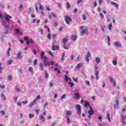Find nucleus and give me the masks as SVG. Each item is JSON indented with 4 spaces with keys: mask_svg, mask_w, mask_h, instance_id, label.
<instances>
[{
    "mask_svg": "<svg viewBox=\"0 0 126 126\" xmlns=\"http://www.w3.org/2000/svg\"><path fill=\"white\" fill-rule=\"evenodd\" d=\"M1 23L2 26L5 28V30L4 31V34H8V28H9V25L6 23L5 21L2 20L1 21Z\"/></svg>",
    "mask_w": 126,
    "mask_h": 126,
    "instance_id": "obj_1",
    "label": "nucleus"
},
{
    "mask_svg": "<svg viewBox=\"0 0 126 126\" xmlns=\"http://www.w3.org/2000/svg\"><path fill=\"white\" fill-rule=\"evenodd\" d=\"M45 55V52H42L40 54V58L41 60H43V64L44 66H47V62L49 61V60L47 59V57L44 56Z\"/></svg>",
    "mask_w": 126,
    "mask_h": 126,
    "instance_id": "obj_2",
    "label": "nucleus"
},
{
    "mask_svg": "<svg viewBox=\"0 0 126 126\" xmlns=\"http://www.w3.org/2000/svg\"><path fill=\"white\" fill-rule=\"evenodd\" d=\"M24 40L26 41V44L28 46H29V45H30V43L34 44V40H33L32 38H29V37L27 36H25L24 38Z\"/></svg>",
    "mask_w": 126,
    "mask_h": 126,
    "instance_id": "obj_3",
    "label": "nucleus"
},
{
    "mask_svg": "<svg viewBox=\"0 0 126 126\" xmlns=\"http://www.w3.org/2000/svg\"><path fill=\"white\" fill-rule=\"evenodd\" d=\"M10 18H12V17L9 16V15H5L4 16L5 21L4 20V21H5L7 24H9Z\"/></svg>",
    "mask_w": 126,
    "mask_h": 126,
    "instance_id": "obj_4",
    "label": "nucleus"
},
{
    "mask_svg": "<svg viewBox=\"0 0 126 126\" xmlns=\"http://www.w3.org/2000/svg\"><path fill=\"white\" fill-rule=\"evenodd\" d=\"M46 112H43V114H40L39 117V119L40 121H42L43 123H45L46 119H45V117L44 116H46Z\"/></svg>",
    "mask_w": 126,
    "mask_h": 126,
    "instance_id": "obj_5",
    "label": "nucleus"
},
{
    "mask_svg": "<svg viewBox=\"0 0 126 126\" xmlns=\"http://www.w3.org/2000/svg\"><path fill=\"white\" fill-rule=\"evenodd\" d=\"M76 110L79 116H80L81 115V107H80V105L77 104L76 105Z\"/></svg>",
    "mask_w": 126,
    "mask_h": 126,
    "instance_id": "obj_6",
    "label": "nucleus"
},
{
    "mask_svg": "<svg viewBox=\"0 0 126 126\" xmlns=\"http://www.w3.org/2000/svg\"><path fill=\"white\" fill-rule=\"evenodd\" d=\"M126 115L125 116L122 115L121 122L122 124H123V125H124V126H126Z\"/></svg>",
    "mask_w": 126,
    "mask_h": 126,
    "instance_id": "obj_7",
    "label": "nucleus"
},
{
    "mask_svg": "<svg viewBox=\"0 0 126 126\" xmlns=\"http://www.w3.org/2000/svg\"><path fill=\"white\" fill-rule=\"evenodd\" d=\"M120 103V100L117 99L115 100V103L114 105V109H118L119 108V104Z\"/></svg>",
    "mask_w": 126,
    "mask_h": 126,
    "instance_id": "obj_8",
    "label": "nucleus"
},
{
    "mask_svg": "<svg viewBox=\"0 0 126 126\" xmlns=\"http://www.w3.org/2000/svg\"><path fill=\"white\" fill-rule=\"evenodd\" d=\"M109 79L111 83H113V86H116L117 85V83H116V81L114 80V78H113V77L109 76Z\"/></svg>",
    "mask_w": 126,
    "mask_h": 126,
    "instance_id": "obj_9",
    "label": "nucleus"
},
{
    "mask_svg": "<svg viewBox=\"0 0 126 126\" xmlns=\"http://www.w3.org/2000/svg\"><path fill=\"white\" fill-rule=\"evenodd\" d=\"M88 114H89V115L88 116L89 120H91L92 115L94 114V111H89Z\"/></svg>",
    "mask_w": 126,
    "mask_h": 126,
    "instance_id": "obj_10",
    "label": "nucleus"
},
{
    "mask_svg": "<svg viewBox=\"0 0 126 126\" xmlns=\"http://www.w3.org/2000/svg\"><path fill=\"white\" fill-rule=\"evenodd\" d=\"M90 57H91V54L90 53V52H88L85 57L86 62H89V58H90Z\"/></svg>",
    "mask_w": 126,
    "mask_h": 126,
    "instance_id": "obj_11",
    "label": "nucleus"
},
{
    "mask_svg": "<svg viewBox=\"0 0 126 126\" xmlns=\"http://www.w3.org/2000/svg\"><path fill=\"white\" fill-rule=\"evenodd\" d=\"M52 50L53 51H57L58 50H59V49H60V47L59 46H58V45H55V44H53L52 45Z\"/></svg>",
    "mask_w": 126,
    "mask_h": 126,
    "instance_id": "obj_12",
    "label": "nucleus"
},
{
    "mask_svg": "<svg viewBox=\"0 0 126 126\" xmlns=\"http://www.w3.org/2000/svg\"><path fill=\"white\" fill-rule=\"evenodd\" d=\"M65 21L66 24H69V22L71 21V18H70L68 16H66Z\"/></svg>",
    "mask_w": 126,
    "mask_h": 126,
    "instance_id": "obj_13",
    "label": "nucleus"
},
{
    "mask_svg": "<svg viewBox=\"0 0 126 126\" xmlns=\"http://www.w3.org/2000/svg\"><path fill=\"white\" fill-rule=\"evenodd\" d=\"M36 104H37V99H35L33 102L30 104V107L32 108V107H33L34 105H36Z\"/></svg>",
    "mask_w": 126,
    "mask_h": 126,
    "instance_id": "obj_14",
    "label": "nucleus"
},
{
    "mask_svg": "<svg viewBox=\"0 0 126 126\" xmlns=\"http://www.w3.org/2000/svg\"><path fill=\"white\" fill-rule=\"evenodd\" d=\"M114 44L116 47H118V48H122V44H121V43L118 41H115L114 43Z\"/></svg>",
    "mask_w": 126,
    "mask_h": 126,
    "instance_id": "obj_15",
    "label": "nucleus"
},
{
    "mask_svg": "<svg viewBox=\"0 0 126 126\" xmlns=\"http://www.w3.org/2000/svg\"><path fill=\"white\" fill-rule=\"evenodd\" d=\"M118 62V57H115L113 61V64L114 65H117V63H118L117 62Z\"/></svg>",
    "mask_w": 126,
    "mask_h": 126,
    "instance_id": "obj_16",
    "label": "nucleus"
},
{
    "mask_svg": "<svg viewBox=\"0 0 126 126\" xmlns=\"http://www.w3.org/2000/svg\"><path fill=\"white\" fill-rule=\"evenodd\" d=\"M52 17L56 18L57 17V14L53 13L52 15L49 16V18L50 20H52Z\"/></svg>",
    "mask_w": 126,
    "mask_h": 126,
    "instance_id": "obj_17",
    "label": "nucleus"
},
{
    "mask_svg": "<svg viewBox=\"0 0 126 126\" xmlns=\"http://www.w3.org/2000/svg\"><path fill=\"white\" fill-rule=\"evenodd\" d=\"M16 57H17V59H19V60H21V59H22V56L21 55V52H19L17 53Z\"/></svg>",
    "mask_w": 126,
    "mask_h": 126,
    "instance_id": "obj_18",
    "label": "nucleus"
},
{
    "mask_svg": "<svg viewBox=\"0 0 126 126\" xmlns=\"http://www.w3.org/2000/svg\"><path fill=\"white\" fill-rule=\"evenodd\" d=\"M71 119V117L70 116L66 117L67 124L68 125H69V124L71 123V121L70 120Z\"/></svg>",
    "mask_w": 126,
    "mask_h": 126,
    "instance_id": "obj_19",
    "label": "nucleus"
},
{
    "mask_svg": "<svg viewBox=\"0 0 126 126\" xmlns=\"http://www.w3.org/2000/svg\"><path fill=\"white\" fill-rule=\"evenodd\" d=\"M111 4L112 5H114V6H115L117 9H119V4H117V3L111 1Z\"/></svg>",
    "mask_w": 126,
    "mask_h": 126,
    "instance_id": "obj_20",
    "label": "nucleus"
},
{
    "mask_svg": "<svg viewBox=\"0 0 126 126\" xmlns=\"http://www.w3.org/2000/svg\"><path fill=\"white\" fill-rule=\"evenodd\" d=\"M76 39H77V35H72L71 36V40H72L74 42L76 41Z\"/></svg>",
    "mask_w": 126,
    "mask_h": 126,
    "instance_id": "obj_21",
    "label": "nucleus"
},
{
    "mask_svg": "<svg viewBox=\"0 0 126 126\" xmlns=\"http://www.w3.org/2000/svg\"><path fill=\"white\" fill-rule=\"evenodd\" d=\"M84 107H90V103L87 101H85L84 102Z\"/></svg>",
    "mask_w": 126,
    "mask_h": 126,
    "instance_id": "obj_22",
    "label": "nucleus"
},
{
    "mask_svg": "<svg viewBox=\"0 0 126 126\" xmlns=\"http://www.w3.org/2000/svg\"><path fill=\"white\" fill-rule=\"evenodd\" d=\"M86 32H87V30L85 29L82 30V31L80 32L81 36H83V35H84Z\"/></svg>",
    "mask_w": 126,
    "mask_h": 126,
    "instance_id": "obj_23",
    "label": "nucleus"
},
{
    "mask_svg": "<svg viewBox=\"0 0 126 126\" xmlns=\"http://www.w3.org/2000/svg\"><path fill=\"white\" fill-rule=\"evenodd\" d=\"M71 114H72V112H71V111H67L66 112V116H67V117L71 116Z\"/></svg>",
    "mask_w": 126,
    "mask_h": 126,
    "instance_id": "obj_24",
    "label": "nucleus"
},
{
    "mask_svg": "<svg viewBox=\"0 0 126 126\" xmlns=\"http://www.w3.org/2000/svg\"><path fill=\"white\" fill-rule=\"evenodd\" d=\"M98 74H99V71H96V72H94V75L96 76L95 79L96 80H98V79H99V77L98 76Z\"/></svg>",
    "mask_w": 126,
    "mask_h": 126,
    "instance_id": "obj_25",
    "label": "nucleus"
},
{
    "mask_svg": "<svg viewBox=\"0 0 126 126\" xmlns=\"http://www.w3.org/2000/svg\"><path fill=\"white\" fill-rule=\"evenodd\" d=\"M95 62L96 63L99 64L100 63V62H101V59H100V58L99 57H96L95 58Z\"/></svg>",
    "mask_w": 126,
    "mask_h": 126,
    "instance_id": "obj_26",
    "label": "nucleus"
},
{
    "mask_svg": "<svg viewBox=\"0 0 126 126\" xmlns=\"http://www.w3.org/2000/svg\"><path fill=\"white\" fill-rule=\"evenodd\" d=\"M64 57H65V54L64 53H63L62 55V57H61V61L62 62H63L64 60Z\"/></svg>",
    "mask_w": 126,
    "mask_h": 126,
    "instance_id": "obj_27",
    "label": "nucleus"
},
{
    "mask_svg": "<svg viewBox=\"0 0 126 126\" xmlns=\"http://www.w3.org/2000/svg\"><path fill=\"white\" fill-rule=\"evenodd\" d=\"M82 66V64L81 63H79L76 66V68H77V69H79V68H80V67H81Z\"/></svg>",
    "mask_w": 126,
    "mask_h": 126,
    "instance_id": "obj_28",
    "label": "nucleus"
},
{
    "mask_svg": "<svg viewBox=\"0 0 126 126\" xmlns=\"http://www.w3.org/2000/svg\"><path fill=\"white\" fill-rule=\"evenodd\" d=\"M107 119L108 122H111V118L110 117V113H107Z\"/></svg>",
    "mask_w": 126,
    "mask_h": 126,
    "instance_id": "obj_29",
    "label": "nucleus"
},
{
    "mask_svg": "<svg viewBox=\"0 0 126 126\" xmlns=\"http://www.w3.org/2000/svg\"><path fill=\"white\" fill-rule=\"evenodd\" d=\"M74 95L75 97H76V99L80 98V95H79V94L78 93H75Z\"/></svg>",
    "mask_w": 126,
    "mask_h": 126,
    "instance_id": "obj_30",
    "label": "nucleus"
},
{
    "mask_svg": "<svg viewBox=\"0 0 126 126\" xmlns=\"http://www.w3.org/2000/svg\"><path fill=\"white\" fill-rule=\"evenodd\" d=\"M63 48L65 50H68V46H67V45H66V44H63Z\"/></svg>",
    "mask_w": 126,
    "mask_h": 126,
    "instance_id": "obj_31",
    "label": "nucleus"
},
{
    "mask_svg": "<svg viewBox=\"0 0 126 126\" xmlns=\"http://www.w3.org/2000/svg\"><path fill=\"white\" fill-rule=\"evenodd\" d=\"M39 66L41 68V70H42V71L44 70V64H43V63H40Z\"/></svg>",
    "mask_w": 126,
    "mask_h": 126,
    "instance_id": "obj_32",
    "label": "nucleus"
},
{
    "mask_svg": "<svg viewBox=\"0 0 126 126\" xmlns=\"http://www.w3.org/2000/svg\"><path fill=\"white\" fill-rule=\"evenodd\" d=\"M108 29H109V30H112V27H113V25L112 24V23H110L108 25Z\"/></svg>",
    "mask_w": 126,
    "mask_h": 126,
    "instance_id": "obj_33",
    "label": "nucleus"
},
{
    "mask_svg": "<svg viewBox=\"0 0 126 126\" xmlns=\"http://www.w3.org/2000/svg\"><path fill=\"white\" fill-rule=\"evenodd\" d=\"M38 83H42V78L41 77H37Z\"/></svg>",
    "mask_w": 126,
    "mask_h": 126,
    "instance_id": "obj_34",
    "label": "nucleus"
},
{
    "mask_svg": "<svg viewBox=\"0 0 126 126\" xmlns=\"http://www.w3.org/2000/svg\"><path fill=\"white\" fill-rule=\"evenodd\" d=\"M47 38L48 39V40H51V39H52V35L50 33L47 34Z\"/></svg>",
    "mask_w": 126,
    "mask_h": 126,
    "instance_id": "obj_35",
    "label": "nucleus"
},
{
    "mask_svg": "<svg viewBox=\"0 0 126 126\" xmlns=\"http://www.w3.org/2000/svg\"><path fill=\"white\" fill-rule=\"evenodd\" d=\"M68 40L66 38H63L62 39V41L63 43V44H65V43H66V42H67Z\"/></svg>",
    "mask_w": 126,
    "mask_h": 126,
    "instance_id": "obj_36",
    "label": "nucleus"
},
{
    "mask_svg": "<svg viewBox=\"0 0 126 126\" xmlns=\"http://www.w3.org/2000/svg\"><path fill=\"white\" fill-rule=\"evenodd\" d=\"M15 90L17 92H20V88H18L17 86L15 87Z\"/></svg>",
    "mask_w": 126,
    "mask_h": 126,
    "instance_id": "obj_37",
    "label": "nucleus"
},
{
    "mask_svg": "<svg viewBox=\"0 0 126 126\" xmlns=\"http://www.w3.org/2000/svg\"><path fill=\"white\" fill-rule=\"evenodd\" d=\"M7 80H8V81H11V80H12V77L11 75H9L8 76Z\"/></svg>",
    "mask_w": 126,
    "mask_h": 126,
    "instance_id": "obj_38",
    "label": "nucleus"
},
{
    "mask_svg": "<svg viewBox=\"0 0 126 126\" xmlns=\"http://www.w3.org/2000/svg\"><path fill=\"white\" fill-rule=\"evenodd\" d=\"M11 63H12V60H8L7 62V64H8V65L11 64Z\"/></svg>",
    "mask_w": 126,
    "mask_h": 126,
    "instance_id": "obj_39",
    "label": "nucleus"
},
{
    "mask_svg": "<svg viewBox=\"0 0 126 126\" xmlns=\"http://www.w3.org/2000/svg\"><path fill=\"white\" fill-rule=\"evenodd\" d=\"M45 78H48L49 77V74H48V72H47V71H45Z\"/></svg>",
    "mask_w": 126,
    "mask_h": 126,
    "instance_id": "obj_40",
    "label": "nucleus"
},
{
    "mask_svg": "<svg viewBox=\"0 0 126 126\" xmlns=\"http://www.w3.org/2000/svg\"><path fill=\"white\" fill-rule=\"evenodd\" d=\"M29 119H32V118H34V115L30 114L29 115Z\"/></svg>",
    "mask_w": 126,
    "mask_h": 126,
    "instance_id": "obj_41",
    "label": "nucleus"
},
{
    "mask_svg": "<svg viewBox=\"0 0 126 126\" xmlns=\"http://www.w3.org/2000/svg\"><path fill=\"white\" fill-rule=\"evenodd\" d=\"M51 66V64L50 63V62H48V61H46V66H45V67H47V66Z\"/></svg>",
    "mask_w": 126,
    "mask_h": 126,
    "instance_id": "obj_42",
    "label": "nucleus"
},
{
    "mask_svg": "<svg viewBox=\"0 0 126 126\" xmlns=\"http://www.w3.org/2000/svg\"><path fill=\"white\" fill-rule=\"evenodd\" d=\"M65 80L66 82H67V83H68V76L66 75L65 76Z\"/></svg>",
    "mask_w": 126,
    "mask_h": 126,
    "instance_id": "obj_43",
    "label": "nucleus"
},
{
    "mask_svg": "<svg viewBox=\"0 0 126 126\" xmlns=\"http://www.w3.org/2000/svg\"><path fill=\"white\" fill-rule=\"evenodd\" d=\"M66 6H67V8L68 9H69V8L70 7V4H69V3H68V2H66Z\"/></svg>",
    "mask_w": 126,
    "mask_h": 126,
    "instance_id": "obj_44",
    "label": "nucleus"
},
{
    "mask_svg": "<svg viewBox=\"0 0 126 126\" xmlns=\"http://www.w3.org/2000/svg\"><path fill=\"white\" fill-rule=\"evenodd\" d=\"M36 115H39V113L40 112V110L39 109H35V110Z\"/></svg>",
    "mask_w": 126,
    "mask_h": 126,
    "instance_id": "obj_45",
    "label": "nucleus"
},
{
    "mask_svg": "<svg viewBox=\"0 0 126 126\" xmlns=\"http://www.w3.org/2000/svg\"><path fill=\"white\" fill-rule=\"evenodd\" d=\"M1 97L3 100H5V96H4V94H1Z\"/></svg>",
    "mask_w": 126,
    "mask_h": 126,
    "instance_id": "obj_46",
    "label": "nucleus"
},
{
    "mask_svg": "<svg viewBox=\"0 0 126 126\" xmlns=\"http://www.w3.org/2000/svg\"><path fill=\"white\" fill-rule=\"evenodd\" d=\"M48 54L51 56V57H54V54H53V52H52V51H48Z\"/></svg>",
    "mask_w": 126,
    "mask_h": 126,
    "instance_id": "obj_47",
    "label": "nucleus"
},
{
    "mask_svg": "<svg viewBox=\"0 0 126 126\" xmlns=\"http://www.w3.org/2000/svg\"><path fill=\"white\" fill-rule=\"evenodd\" d=\"M99 16L101 17L102 19H104V15L102 13H99Z\"/></svg>",
    "mask_w": 126,
    "mask_h": 126,
    "instance_id": "obj_48",
    "label": "nucleus"
},
{
    "mask_svg": "<svg viewBox=\"0 0 126 126\" xmlns=\"http://www.w3.org/2000/svg\"><path fill=\"white\" fill-rule=\"evenodd\" d=\"M68 84H69L70 87H72V86H74V84L72 82H69Z\"/></svg>",
    "mask_w": 126,
    "mask_h": 126,
    "instance_id": "obj_49",
    "label": "nucleus"
},
{
    "mask_svg": "<svg viewBox=\"0 0 126 126\" xmlns=\"http://www.w3.org/2000/svg\"><path fill=\"white\" fill-rule=\"evenodd\" d=\"M47 106H48V102H45V103L44 104V105L43 106L44 110H45V109H46V107H47Z\"/></svg>",
    "mask_w": 126,
    "mask_h": 126,
    "instance_id": "obj_50",
    "label": "nucleus"
},
{
    "mask_svg": "<svg viewBox=\"0 0 126 126\" xmlns=\"http://www.w3.org/2000/svg\"><path fill=\"white\" fill-rule=\"evenodd\" d=\"M82 17H83V20H86L87 19V17H86V16H85V14H83L82 15Z\"/></svg>",
    "mask_w": 126,
    "mask_h": 126,
    "instance_id": "obj_51",
    "label": "nucleus"
},
{
    "mask_svg": "<svg viewBox=\"0 0 126 126\" xmlns=\"http://www.w3.org/2000/svg\"><path fill=\"white\" fill-rule=\"evenodd\" d=\"M2 72V67H1V63H0V73Z\"/></svg>",
    "mask_w": 126,
    "mask_h": 126,
    "instance_id": "obj_52",
    "label": "nucleus"
},
{
    "mask_svg": "<svg viewBox=\"0 0 126 126\" xmlns=\"http://www.w3.org/2000/svg\"><path fill=\"white\" fill-rule=\"evenodd\" d=\"M5 88V86L4 85H0V88L1 89H4Z\"/></svg>",
    "mask_w": 126,
    "mask_h": 126,
    "instance_id": "obj_53",
    "label": "nucleus"
},
{
    "mask_svg": "<svg viewBox=\"0 0 126 126\" xmlns=\"http://www.w3.org/2000/svg\"><path fill=\"white\" fill-rule=\"evenodd\" d=\"M16 33H17V34H19L20 33V30L17 29L15 30Z\"/></svg>",
    "mask_w": 126,
    "mask_h": 126,
    "instance_id": "obj_54",
    "label": "nucleus"
},
{
    "mask_svg": "<svg viewBox=\"0 0 126 126\" xmlns=\"http://www.w3.org/2000/svg\"><path fill=\"white\" fill-rule=\"evenodd\" d=\"M29 71H31V72H33V68H32V67H30L29 68Z\"/></svg>",
    "mask_w": 126,
    "mask_h": 126,
    "instance_id": "obj_55",
    "label": "nucleus"
},
{
    "mask_svg": "<svg viewBox=\"0 0 126 126\" xmlns=\"http://www.w3.org/2000/svg\"><path fill=\"white\" fill-rule=\"evenodd\" d=\"M39 32H40L41 35H43V34H44V30H43V29H41L39 30Z\"/></svg>",
    "mask_w": 126,
    "mask_h": 126,
    "instance_id": "obj_56",
    "label": "nucleus"
},
{
    "mask_svg": "<svg viewBox=\"0 0 126 126\" xmlns=\"http://www.w3.org/2000/svg\"><path fill=\"white\" fill-rule=\"evenodd\" d=\"M0 113L2 114V116H4V115H5V112L3 110H1Z\"/></svg>",
    "mask_w": 126,
    "mask_h": 126,
    "instance_id": "obj_57",
    "label": "nucleus"
},
{
    "mask_svg": "<svg viewBox=\"0 0 126 126\" xmlns=\"http://www.w3.org/2000/svg\"><path fill=\"white\" fill-rule=\"evenodd\" d=\"M65 96H66L65 94H63V96L61 97V99H64L65 98Z\"/></svg>",
    "mask_w": 126,
    "mask_h": 126,
    "instance_id": "obj_58",
    "label": "nucleus"
},
{
    "mask_svg": "<svg viewBox=\"0 0 126 126\" xmlns=\"http://www.w3.org/2000/svg\"><path fill=\"white\" fill-rule=\"evenodd\" d=\"M37 60H34V62H33V64L34 65H37Z\"/></svg>",
    "mask_w": 126,
    "mask_h": 126,
    "instance_id": "obj_59",
    "label": "nucleus"
},
{
    "mask_svg": "<svg viewBox=\"0 0 126 126\" xmlns=\"http://www.w3.org/2000/svg\"><path fill=\"white\" fill-rule=\"evenodd\" d=\"M22 103V104H23V105H26V104H27V103H28V101L26 100L25 101H23Z\"/></svg>",
    "mask_w": 126,
    "mask_h": 126,
    "instance_id": "obj_60",
    "label": "nucleus"
},
{
    "mask_svg": "<svg viewBox=\"0 0 126 126\" xmlns=\"http://www.w3.org/2000/svg\"><path fill=\"white\" fill-rule=\"evenodd\" d=\"M23 7V5H22V4H21L20 5V6H19L18 8L19 9H20V10H21V9Z\"/></svg>",
    "mask_w": 126,
    "mask_h": 126,
    "instance_id": "obj_61",
    "label": "nucleus"
},
{
    "mask_svg": "<svg viewBox=\"0 0 126 126\" xmlns=\"http://www.w3.org/2000/svg\"><path fill=\"white\" fill-rule=\"evenodd\" d=\"M94 70H95V72H96V71H98V66L97 65H96L94 67Z\"/></svg>",
    "mask_w": 126,
    "mask_h": 126,
    "instance_id": "obj_62",
    "label": "nucleus"
},
{
    "mask_svg": "<svg viewBox=\"0 0 126 126\" xmlns=\"http://www.w3.org/2000/svg\"><path fill=\"white\" fill-rule=\"evenodd\" d=\"M52 37H53V39H56V38H57V34H52Z\"/></svg>",
    "mask_w": 126,
    "mask_h": 126,
    "instance_id": "obj_63",
    "label": "nucleus"
},
{
    "mask_svg": "<svg viewBox=\"0 0 126 126\" xmlns=\"http://www.w3.org/2000/svg\"><path fill=\"white\" fill-rule=\"evenodd\" d=\"M39 9H41V10H44V8H43V7L42 6V5L40 4L39 6Z\"/></svg>",
    "mask_w": 126,
    "mask_h": 126,
    "instance_id": "obj_64",
    "label": "nucleus"
}]
</instances>
